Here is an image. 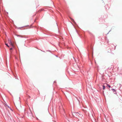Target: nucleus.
<instances>
[{
	"label": "nucleus",
	"instance_id": "nucleus-5",
	"mask_svg": "<svg viewBox=\"0 0 122 122\" xmlns=\"http://www.w3.org/2000/svg\"><path fill=\"white\" fill-rule=\"evenodd\" d=\"M102 86H103V90L105 88V86L104 85H103Z\"/></svg>",
	"mask_w": 122,
	"mask_h": 122
},
{
	"label": "nucleus",
	"instance_id": "nucleus-9",
	"mask_svg": "<svg viewBox=\"0 0 122 122\" xmlns=\"http://www.w3.org/2000/svg\"><path fill=\"white\" fill-rule=\"evenodd\" d=\"M13 49V48H10V50H11Z\"/></svg>",
	"mask_w": 122,
	"mask_h": 122
},
{
	"label": "nucleus",
	"instance_id": "nucleus-7",
	"mask_svg": "<svg viewBox=\"0 0 122 122\" xmlns=\"http://www.w3.org/2000/svg\"><path fill=\"white\" fill-rule=\"evenodd\" d=\"M107 85L110 88L111 87V86L107 84Z\"/></svg>",
	"mask_w": 122,
	"mask_h": 122
},
{
	"label": "nucleus",
	"instance_id": "nucleus-6",
	"mask_svg": "<svg viewBox=\"0 0 122 122\" xmlns=\"http://www.w3.org/2000/svg\"><path fill=\"white\" fill-rule=\"evenodd\" d=\"M5 44L8 47H9V46L8 45V44L7 43H5Z\"/></svg>",
	"mask_w": 122,
	"mask_h": 122
},
{
	"label": "nucleus",
	"instance_id": "nucleus-8",
	"mask_svg": "<svg viewBox=\"0 0 122 122\" xmlns=\"http://www.w3.org/2000/svg\"><path fill=\"white\" fill-rule=\"evenodd\" d=\"M71 19V21H72V22H74V20H73V19Z\"/></svg>",
	"mask_w": 122,
	"mask_h": 122
},
{
	"label": "nucleus",
	"instance_id": "nucleus-10",
	"mask_svg": "<svg viewBox=\"0 0 122 122\" xmlns=\"http://www.w3.org/2000/svg\"><path fill=\"white\" fill-rule=\"evenodd\" d=\"M65 118L67 119V117H65Z\"/></svg>",
	"mask_w": 122,
	"mask_h": 122
},
{
	"label": "nucleus",
	"instance_id": "nucleus-11",
	"mask_svg": "<svg viewBox=\"0 0 122 122\" xmlns=\"http://www.w3.org/2000/svg\"><path fill=\"white\" fill-rule=\"evenodd\" d=\"M8 107H9V108H10V107H9V106H8Z\"/></svg>",
	"mask_w": 122,
	"mask_h": 122
},
{
	"label": "nucleus",
	"instance_id": "nucleus-4",
	"mask_svg": "<svg viewBox=\"0 0 122 122\" xmlns=\"http://www.w3.org/2000/svg\"><path fill=\"white\" fill-rule=\"evenodd\" d=\"M10 46H11L13 48H14V44H13V43L10 44Z\"/></svg>",
	"mask_w": 122,
	"mask_h": 122
},
{
	"label": "nucleus",
	"instance_id": "nucleus-1",
	"mask_svg": "<svg viewBox=\"0 0 122 122\" xmlns=\"http://www.w3.org/2000/svg\"><path fill=\"white\" fill-rule=\"evenodd\" d=\"M73 115L74 117H76V116H78L80 117H81L82 116V115H81L80 114L78 113H74V114H73Z\"/></svg>",
	"mask_w": 122,
	"mask_h": 122
},
{
	"label": "nucleus",
	"instance_id": "nucleus-2",
	"mask_svg": "<svg viewBox=\"0 0 122 122\" xmlns=\"http://www.w3.org/2000/svg\"><path fill=\"white\" fill-rule=\"evenodd\" d=\"M111 90L113 92H115L114 93L115 94H117V93H116V91L114 89H113V88H112V89H111Z\"/></svg>",
	"mask_w": 122,
	"mask_h": 122
},
{
	"label": "nucleus",
	"instance_id": "nucleus-3",
	"mask_svg": "<svg viewBox=\"0 0 122 122\" xmlns=\"http://www.w3.org/2000/svg\"><path fill=\"white\" fill-rule=\"evenodd\" d=\"M8 41L9 43L10 44L12 43V41L10 39H8Z\"/></svg>",
	"mask_w": 122,
	"mask_h": 122
}]
</instances>
